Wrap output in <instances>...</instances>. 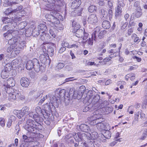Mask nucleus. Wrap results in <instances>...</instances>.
I'll list each match as a JSON object with an SVG mask.
<instances>
[{
  "label": "nucleus",
  "mask_w": 147,
  "mask_h": 147,
  "mask_svg": "<svg viewBox=\"0 0 147 147\" xmlns=\"http://www.w3.org/2000/svg\"><path fill=\"white\" fill-rule=\"evenodd\" d=\"M111 57L110 56L109 57H106L103 60V62L104 63V64H106V62L109 61L111 59Z\"/></svg>",
  "instance_id": "obj_61"
},
{
  "label": "nucleus",
  "mask_w": 147,
  "mask_h": 147,
  "mask_svg": "<svg viewBox=\"0 0 147 147\" xmlns=\"http://www.w3.org/2000/svg\"><path fill=\"white\" fill-rule=\"evenodd\" d=\"M65 94V90L64 89H58L55 92V95L59 98L64 97Z\"/></svg>",
  "instance_id": "obj_14"
},
{
  "label": "nucleus",
  "mask_w": 147,
  "mask_h": 147,
  "mask_svg": "<svg viewBox=\"0 0 147 147\" xmlns=\"http://www.w3.org/2000/svg\"><path fill=\"white\" fill-rule=\"evenodd\" d=\"M36 125L35 122L31 119H28L24 126L25 129L29 132L35 133L36 132Z\"/></svg>",
  "instance_id": "obj_3"
},
{
  "label": "nucleus",
  "mask_w": 147,
  "mask_h": 147,
  "mask_svg": "<svg viewBox=\"0 0 147 147\" xmlns=\"http://www.w3.org/2000/svg\"><path fill=\"white\" fill-rule=\"evenodd\" d=\"M17 3L16 2L12 1V0H4L3 5L5 7L10 6Z\"/></svg>",
  "instance_id": "obj_24"
},
{
  "label": "nucleus",
  "mask_w": 147,
  "mask_h": 147,
  "mask_svg": "<svg viewBox=\"0 0 147 147\" xmlns=\"http://www.w3.org/2000/svg\"><path fill=\"white\" fill-rule=\"evenodd\" d=\"M88 140H94L97 139L98 138V134L96 132L94 131L92 132L91 134L88 133Z\"/></svg>",
  "instance_id": "obj_19"
},
{
  "label": "nucleus",
  "mask_w": 147,
  "mask_h": 147,
  "mask_svg": "<svg viewBox=\"0 0 147 147\" xmlns=\"http://www.w3.org/2000/svg\"><path fill=\"white\" fill-rule=\"evenodd\" d=\"M48 97V96L47 95H46L45 96V97H44L42 99H41L40 101L38 102V104L39 105H41L42 104V103L44 102L45 100Z\"/></svg>",
  "instance_id": "obj_56"
},
{
  "label": "nucleus",
  "mask_w": 147,
  "mask_h": 147,
  "mask_svg": "<svg viewBox=\"0 0 147 147\" xmlns=\"http://www.w3.org/2000/svg\"><path fill=\"white\" fill-rule=\"evenodd\" d=\"M12 19L7 17H4L2 19L3 22L5 24L10 23L12 22Z\"/></svg>",
  "instance_id": "obj_41"
},
{
  "label": "nucleus",
  "mask_w": 147,
  "mask_h": 147,
  "mask_svg": "<svg viewBox=\"0 0 147 147\" xmlns=\"http://www.w3.org/2000/svg\"><path fill=\"white\" fill-rule=\"evenodd\" d=\"M13 113L14 114L16 115L19 119H20L22 117V113L20 110H15L13 111Z\"/></svg>",
  "instance_id": "obj_38"
},
{
  "label": "nucleus",
  "mask_w": 147,
  "mask_h": 147,
  "mask_svg": "<svg viewBox=\"0 0 147 147\" xmlns=\"http://www.w3.org/2000/svg\"><path fill=\"white\" fill-rule=\"evenodd\" d=\"M9 76V72L3 70L1 73V76L3 79L7 78Z\"/></svg>",
  "instance_id": "obj_31"
},
{
  "label": "nucleus",
  "mask_w": 147,
  "mask_h": 147,
  "mask_svg": "<svg viewBox=\"0 0 147 147\" xmlns=\"http://www.w3.org/2000/svg\"><path fill=\"white\" fill-rule=\"evenodd\" d=\"M26 67L29 70L33 68L36 72H38L40 71H43L45 70H41L42 66H40L38 61L36 58L28 61L26 64Z\"/></svg>",
  "instance_id": "obj_2"
},
{
  "label": "nucleus",
  "mask_w": 147,
  "mask_h": 147,
  "mask_svg": "<svg viewBox=\"0 0 147 147\" xmlns=\"http://www.w3.org/2000/svg\"><path fill=\"white\" fill-rule=\"evenodd\" d=\"M23 8L22 6L21 5L19 6L16 9H14L13 10V13L16 12H20L21 11V10Z\"/></svg>",
  "instance_id": "obj_50"
},
{
  "label": "nucleus",
  "mask_w": 147,
  "mask_h": 147,
  "mask_svg": "<svg viewBox=\"0 0 147 147\" xmlns=\"http://www.w3.org/2000/svg\"><path fill=\"white\" fill-rule=\"evenodd\" d=\"M29 117H31L34 119L35 121L37 122L40 120L42 121V118H40L39 117V115L36 114V113H34L32 112H31L29 113Z\"/></svg>",
  "instance_id": "obj_16"
},
{
  "label": "nucleus",
  "mask_w": 147,
  "mask_h": 147,
  "mask_svg": "<svg viewBox=\"0 0 147 147\" xmlns=\"http://www.w3.org/2000/svg\"><path fill=\"white\" fill-rule=\"evenodd\" d=\"M139 4H140L139 2L138 1H137L135 2L134 4V6H135V7H136V9H138V8H141V7L139 5Z\"/></svg>",
  "instance_id": "obj_64"
},
{
  "label": "nucleus",
  "mask_w": 147,
  "mask_h": 147,
  "mask_svg": "<svg viewBox=\"0 0 147 147\" xmlns=\"http://www.w3.org/2000/svg\"><path fill=\"white\" fill-rule=\"evenodd\" d=\"M99 31V28H96L95 29V31L92 35L91 37L89 38L88 41V45H92L93 44V40H95L96 34H98V32Z\"/></svg>",
  "instance_id": "obj_10"
},
{
  "label": "nucleus",
  "mask_w": 147,
  "mask_h": 147,
  "mask_svg": "<svg viewBox=\"0 0 147 147\" xmlns=\"http://www.w3.org/2000/svg\"><path fill=\"white\" fill-rule=\"evenodd\" d=\"M92 119H93L95 120H98L99 121V120L101 119V115L98 113L97 114L96 112H94L93 113V115L92 116Z\"/></svg>",
  "instance_id": "obj_32"
},
{
  "label": "nucleus",
  "mask_w": 147,
  "mask_h": 147,
  "mask_svg": "<svg viewBox=\"0 0 147 147\" xmlns=\"http://www.w3.org/2000/svg\"><path fill=\"white\" fill-rule=\"evenodd\" d=\"M79 127L81 131L84 132L88 133L90 131V129L89 126L86 124H82L79 126Z\"/></svg>",
  "instance_id": "obj_21"
},
{
  "label": "nucleus",
  "mask_w": 147,
  "mask_h": 147,
  "mask_svg": "<svg viewBox=\"0 0 147 147\" xmlns=\"http://www.w3.org/2000/svg\"><path fill=\"white\" fill-rule=\"evenodd\" d=\"M29 109V108L27 106L23 107L22 110L20 111L22 113V116L23 117L26 113H27Z\"/></svg>",
  "instance_id": "obj_36"
},
{
  "label": "nucleus",
  "mask_w": 147,
  "mask_h": 147,
  "mask_svg": "<svg viewBox=\"0 0 147 147\" xmlns=\"http://www.w3.org/2000/svg\"><path fill=\"white\" fill-rule=\"evenodd\" d=\"M72 25L74 30V32L80 28V24L75 21H74L72 22Z\"/></svg>",
  "instance_id": "obj_28"
},
{
  "label": "nucleus",
  "mask_w": 147,
  "mask_h": 147,
  "mask_svg": "<svg viewBox=\"0 0 147 147\" xmlns=\"http://www.w3.org/2000/svg\"><path fill=\"white\" fill-rule=\"evenodd\" d=\"M76 35L78 38H82L84 33V31L81 29H79L75 31Z\"/></svg>",
  "instance_id": "obj_27"
},
{
  "label": "nucleus",
  "mask_w": 147,
  "mask_h": 147,
  "mask_svg": "<svg viewBox=\"0 0 147 147\" xmlns=\"http://www.w3.org/2000/svg\"><path fill=\"white\" fill-rule=\"evenodd\" d=\"M108 6L110 9H112L113 7V2L111 1H108Z\"/></svg>",
  "instance_id": "obj_62"
},
{
  "label": "nucleus",
  "mask_w": 147,
  "mask_h": 147,
  "mask_svg": "<svg viewBox=\"0 0 147 147\" xmlns=\"http://www.w3.org/2000/svg\"><path fill=\"white\" fill-rule=\"evenodd\" d=\"M63 17L61 15L57 12L55 14V16L52 19V20L50 24L51 25H53L54 24H58L60 23L59 20H63Z\"/></svg>",
  "instance_id": "obj_5"
},
{
  "label": "nucleus",
  "mask_w": 147,
  "mask_h": 147,
  "mask_svg": "<svg viewBox=\"0 0 147 147\" xmlns=\"http://www.w3.org/2000/svg\"><path fill=\"white\" fill-rule=\"evenodd\" d=\"M142 15V9L141 8L137 9L135 13V16L137 18L140 17Z\"/></svg>",
  "instance_id": "obj_33"
},
{
  "label": "nucleus",
  "mask_w": 147,
  "mask_h": 147,
  "mask_svg": "<svg viewBox=\"0 0 147 147\" xmlns=\"http://www.w3.org/2000/svg\"><path fill=\"white\" fill-rule=\"evenodd\" d=\"M62 46H63L65 47H67L68 48H70V45H69V43L66 42H64V43L62 44Z\"/></svg>",
  "instance_id": "obj_58"
},
{
  "label": "nucleus",
  "mask_w": 147,
  "mask_h": 147,
  "mask_svg": "<svg viewBox=\"0 0 147 147\" xmlns=\"http://www.w3.org/2000/svg\"><path fill=\"white\" fill-rule=\"evenodd\" d=\"M35 111L36 113V114L37 115H38V114H39L42 113V111L41 109V108L39 106L37 107H36Z\"/></svg>",
  "instance_id": "obj_51"
},
{
  "label": "nucleus",
  "mask_w": 147,
  "mask_h": 147,
  "mask_svg": "<svg viewBox=\"0 0 147 147\" xmlns=\"http://www.w3.org/2000/svg\"><path fill=\"white\" fill-rule=\"evenodd\" d=\"M12 18V20L14 22L16 23L17 22L21 21L22 18L20 17H17L13 19Z\"/></svg>",
  "instance_id": "obj_57"
},
{
  "label": "nucleus",
  "mask_w": 147,
  "mask_h": 147,
  "mask_svg": "<svg viewBox=\"0 0 147 147\" xmlns=\"http://www.w3.org/2000/svg\"><path fill=\"white\" fill-rule=\"evenodd\" d=\"M101 12L103 17L108 19V13L107 11L105 9H101Z\"/></svg>",
  "instance_id": "obj_44"
},
{
  "label": "nucleus",
  "mask_w": 147,
  "mask_h": 147,
  "mask_svg": "<svg viewBox=\"0 0 147 147\" xmlns=\"http://www.w3.org/2000/svg\"><path fill=\"white\" fill-rule=\"evenodd\" d=\"M97 9V7L94 5H92L89 7L88 11L90 12H94Z\"/></svg>",
  "instance_id": "obj_35"
},
{
  "label": "nucleus",
  "mask_w": 147,
  "mask_h": 147,
  "mask_svg": "<svg viewBox=\"0 0 147 147\" xmlns=\"http://www.w3.org/2000/svg\"><path fill=\"white\" fill-rule=\"evenodd\" d=\"M118 5L123 7L125 5V4L123 3V0H118Z\"/></svg>",
  "instance_id": "obj_55"
},
{
  "label": "nucleus",
  "mask_w": 147,
  "mask_h": 147,
  "mask_svg": "<svg viewBox=\"0 0 147 147\" xmlns=\"http://www.w3.org/2000/svg\"><path fill=\"white\" fill-rule=\"evenodd\" d=\"M76 91L75 92L74 90V89L73 88H71L70 90L69 93L68 92L65 91V95L64 96V98L65 99H67L68 100L69 99V97L70 94L71 95L72 94V95H74V96H76Z\"/></svg>",
  "instance_id": "obj_23"
},
{
  "label": "nucleus",
  "mask_w": 147,
  "mask_h": 147,
  "mask_svg": "<svg viewBox=\"0 0 147 147\" xmlns=\"http://www.w3.org/2000/svg\"><path fill=\"white\" fill-rule=\"evenodd\" d=\"M53 10H51V11L50 12V14H47L45 15V17L47 20L49 22H51L52 20V19L53 18V17L55 16V13L56 11H53Z\"/></svg>",
  "instance_id": "obj_18"
},
{
  "label": "nucleus",
  "mask_w": 147,
  "mask_h": 147,
  "mask_svg": "<svg viewBox=\"0 0 147 147\" xmlns=\"http://www.w3.org/2000/svg\"><path fill=\"white\" fill-rule=\"evenodd\" d=\"M5 119L2 117H0V124L3 127L5 126Z\"/></svg>",
  "instance_id": "obj_52"
},
{
  "label": "nucleus",
  "mask_w": 147,
  "mask_h": 147,
  "mask_svg": "<svg viewBox=\"0 0 147 147\" xmlns=\"http://www.w3.org/2000/svg\"><path fill=\"white\" fill-rule=\"evenodd\" d=\"M15 85V81L13 78H10L7 80V84H5L4 86H6L5 88H6L7 90H12V88L11 87Z\"/></svg>",
  "instance_id": "obj_7"
},
{
  "label": "nucleus",
  "mask_w": 147,
  "mask_h": 147,
  "mask_svg": "<svg viewBox=\"0 0 147 147\" xmlns=\"http://www.w3.org/2000/svg\"><path fill=\"white\" fill-rule=\"evenodd\" d=\"M26 24L24 22H22L19 24V27H20L19 30H9L3 34L4 37L7 40L9 39L8 43L11 46L7 49V52H11L13 49V51L17 55L26 46L25 41L20 36L24 34V27Z\"/></svg>",
  "instance_id": "obj_1"
},
{
  "label": "nucleus",
  "mask_w": 147,
  "mask_h": 147,
  "mask_svg": "<svg viewBox=\"0 0 147 147\" xmlns=\"http://www.w3.org/2000/svg\"><path fill=\"white\" fill-rule=\"evenodd\" d=\"M147 137V129L144 130L141 136L139 138V139L143 140H144Z\"/></svg>",
  "instance_id": "obj_37"
},
{
  "label": "nucleus",
  "mask_w": 147,
  "mask_h": 147,
  "mask_svg": "<svg viewBox=\"0 0 147 147\" xmlns=\"http://www.w3.org/2000/svg\"><path fill=\"white\" fill-rule=\"evenodd\" d=\"M103 136L105 138L109 139L111 136V132L108 130H107L104 133Z\"/></svg>",
  "instance_id": "obj_46"
},
{
  "label": "nucleus",
  "mask_w": 147,
  "mask_h": 147,
  "mask_svg": "<svg viewBox=\"0 0 147 147\" xmlns=\"http://www.w3.org/2000/svg\"><path fill=\"white\" fill-rule=\"evenodd\" d=\"M88 35L89 34H88V33L84 31V34L83 35V39L84 40H86L88 38Z\"/></svg>",
  "instance_id": "obj_60"
},
{
  "label": "nucleus",
  "mask_w": 147,
  "mask_h": 147,
  "mask_svg": "<svg viewBox=\"0 0 147 147\" xmlns=\"http://www.w3.org/2000/svg\"><path fill=\"white\" fill-rule=\"evenodd\" d=\"M20 61H20L19 60L17 59L13 60L12 62L10 63L11 64L13 69L17 67Z\"/></svg>",
  "instance_id": "obj_26"
},
{
  "label": "nucleus",
  "mask_w": 147,
  "mask_h": 147,
  "mask_svg": "<svg viewBox=\"0 0 147 147\" xmlns=\"http://www.w3.org/2000/svg\"><path fill=\"white\" fill-rule=\"evenodd\" d=\"M100 97L99 95L96 94L94 96L92 101V102L94 105V107H96L98 105H99L100 103Z\"/></svg>",
  "instance_id": "obj_13"
},
{
  "label": "nucleus",
  "mask_w": 147,
  "mask_h": 147,
  "mask_svg": "<svg viewBox=\"0 0 147 147\" xmlns=\"http://www.w3.org/2000/svg\"><path fill=\"white\" fill-rule=\"evenodd\" d=\"M79 44L78 43L75 44H74L72 45H70V48H74V49H77L78 48Z\"/></svg>",
  "instance_id": "obj_59"
},
{
  "label": "nucleus",
  "mask_w": 147,
  "mask_h": 147,
  "mask_svg": "<svg viewBox=\"0 0 147 147\" xmlns=\"http://www.w3.org/2000/svg\"><path fill=\"white\" fill-rule=\"evenodd\" d=\"M23 139L24 141L25 142H29L32 141V138L30 137H28L27 136L25 135H24L22 136Z\"/></svg>",
  "instance_id": "obj_42"
},
{
  "label": "nucleus",
  "mask_w": 147,
  "mask_h": 147,
  "mask_svg": "<svg viewBox=\"0 0 147 147\" xmlns=\"http://www.w3.org/2000/svg\"><path fill=\"white\" fill-rule=\"evenodd\" d=\"M5 90L7 93L9 94L8 99L9 101L13 102L16 100V97L15 94L11 93L10 92V90H7V89L5 88Z\"/></svg>",
  "instance_id": "obj_20"
},
{
  "label": "nucleus",
  "mask_w": 147,
  "mask_h": 147,
  "mask_svg": "<svg viewBox=\"0 0 147 147\" xmlns=\"http://www.w3.org/2000/svg\"><path fill=\"white\" fill-rule=\"evenodd\" d=\"M64 66V64L61 63H59L56 66V69H60L62 68Z\"/></svg>",
  "instance_id": "obj_49"
},
{
  "label": "nucleus",
  "mask_w": 147,
  "mask_h": 147,
  "mask_svg": "<svg viewBox=\"0 0 147 147\" xmlns=\"http://www.w3.org/2000/svg\"><path fill=\"white\" fill-rule=\"evenodd\" d=\"M55 30L56 29L53 26H52L49 30V33L51 35L52 37L53 38H55L56 36V34L54 32Z\"/></svg>",
  "instance_id": "obj_40"
},
{
  "label": "nucleus",
  "mask_w": 147,
  "mask_h": 147,
  "mask_svg": "<svg viewBox=\"0 0 147 147\" xmlns=\"http://www.w3.org/2000/svg\"><path fill=\"white\" fill-rule=\"evenodd\" d=\"M111 9H110L108 10V19L110 20L112 19L113 15Z\"/></svg>",
  "instance_id": "obj_48"
},
{
  "label": "nucleus",
  "mask_w": 147,
  "mask_h": 147,
  "mask_svg": "<svg viewBox=\"0 0 147 147\" xmlns=\"http://www.w3.org/2000/svg\"><path fill=\"white\" fill-rule=\"evenodd\" d=\"M121 6H120L119 5H118L117 8L116 9V12H115V16H118L119 14H120L121 11Z\"/></svg>",
  "instance_id": "obj_43"
},
{
  "label": "nucleus",
  "mask_w": 147,
  "mask_h": 147,
  "mask_svg": "<svg viewBox=\"0 0 147 147\" xmlns=\"http://www.w3.org/2000/svg\"><path fill=\"white\" fill-rule=\"evenodd\" d=\"M97 18L95 14H92L89 15L88 18L87 22L89 24H95L97 22Z\"/></svg>",
  "instance_id": "obj_9"
},
{
  "label": "nucleus",
  "mask_w": 147,
  "mask_h": 147,
  "mask_svg": "<svg viewBox=\"0 0 147 147\" xmlns=\"http://www.w3.org/2000/svg\"><path fill=\"white\" fill-rule=\"evenodd\" d=\"M102 27L105 29H109L111 26L110 22L108 21H103L102 24Z\"/></svg>",
  "instance_id": "obj_29"
},
{
  "label": "nucleus",
  "mask_w": 147,
  "mask_h": 147,
  "mask_svg": "<svg viewBox=\"0 0 147 147\" xmlns=\"http://www.w3.org/2000/svg\"><path fill=\"white\" fill-rule=\"evenodd\" d=\"M40 38L43 41L47 42L51 40V38L49 34L45 32L41 33Z\"/></svg>",
  "instance_id": "obj_12"
},
{
  "label": "nucleus",
  "mask_w": 147,
  "mask_h": 147,
  "mask_svg": "<svg viewBox=\"0 0 147 147\" xmlns=\"http://www.w3.org/2000/svg\"><path fill=\"white\" fill-rule=\"evenodd\" d=\"M11 69H13V68L11 64L10 63H9L6 65L4 70L9 72Z\"/></svg>",
  "instance_id": "obj_34"
},
{
  "label": "nucleus",
  "mask_w": 147,
  "mask_h": 147,
  "mask_svg": "<svg viewBox=\"0 0 147 147\" xmlns=\"http://www.w3.org/2000/svg\"><path fill=\"white\" fill-rule=\"evenodd\" d=\"M97 27H96V28H97ZM100 28L99 27H98ZM100 30V29H99V30ZM100 31V30L99 31ZM98 32V34H98V37H99L100 38H102L104 35L106 34L107 33L106 31L105 30H103L102 31H100L99 33H98V32Z\"/></svg>",
  "instance_id": "obj_39"
},
{
  "label": "nucleus",
  "mask_w": 147,
  "mask_h": 147,
  "mask_svg": "<svg viewBox=\"0 0 147 147\" xmlns=\"http://www.w3.org/2000/svg\"><path fill=\"white\" fill-rule=\"evenodd\" d=\"M20 82L21 85L24 87H27L29 84L28 79L25 77L22 78L20 80Z\"/></svg>",
  "instance_id": "obj_17"
},
{
  "label": "nucleus",
  "mask_w": 147,
  "mask_h": 147,
  "mask_svg": "<svg viewBox=\"0 0 147 147\" xmlns=\"http://www.w3.org/2000/svg\"><path fill=\"white\" fill-rule=\"evenodd\" d=\"M76 135L77 134L76 133H73V135H72L71 134H69L65 136L64 137V139L65 140H67L69 139L70 138H71L73 136L74 139L76 140H78V138L77 137Z\"/></svg>",
  "instance_id": "obj_30"
},
{
  "label": "nucleus",
  "mask_w": 147,
  "mask_h": 147,
  "mask_svg": "<svg viewBox=\"0 0 147 147\" xmlns=\"http://www.w3.org/2000/svg\"><path fill=\"white\" fill-rule=\"evenodd\" d=\"M42 47L43 53L40 56V59L41 62L45 64H48L49 65L51 62V60L49 59L48 54L46 53V46Z\"/></svg>",
  "instance_id": "obj_4"
},
{
  "label": "nucleus",
  "mask_w": 147,
  "mask_h": 147,
  "mask_svg": "<svg viewBox=\"0 0 147 147\" xmlns=\"http://www.w3.org/2000/svg\"><path fill=\"white\" fill-rule=\"evenodd\" d=\"M137 23V22L133 19H130L129 22L128 26H135Z\"/></svg>",
  "instance_id": "obj_45"
},
{
  "label": "nucleus",
  "mask_w": 147,
  "mask_h": 147,
  "mask_svg": "<svg viewBox=\"0 0 147 147\" xmlns=\"http://www.w3.org/2000/svg\"><path fill=\"white\" fill-rule=\"evenodd\" d=\"M45 2H47L49 3L46 5L45 9L48 11H51V10L54 9V3L55 2V0H43Z\"/></svg>",
  "instance_id": "obj_8"
},
{
  "label": "nucleus",
  "mask_w": 147,
  "mask_h": 147,
  "mask_svg": "<svg viewBox=\"0 0 147 147\" xmlns=\"http://www.w3.org/2000/svg\"><path fill=\"white\" fill-rule=\"evenodd\" d=\"M45 46H46V53H47L48 55L49 54L52 55L54 53V44H52L51 45H49L47 44H45L42 45V48L43 47H44V49L45 47Z\"/></svg>",
  "instance_id": "obj_6"
},
{
  "label": "nucleus",
  "mask_w": 147,
  "mask_h": 147,
  "mask_svg": "<svg viewBox=\"0 0 147 147\" xmlns=\"http://www.w3.org/2000/svg\"><path fill=\"white\" fill-rule=\"evenodd\" d=\"M38 32L36 33V35H38L40 34L39 31L41 32V33L46 32L48 29L45 24H41L38 26Z\"/></svg>",
  "instance_id": "obj_11"
},
{
  "label": "nucleus",
  "mask_w": 147,
  "mask_h": 147,
  "mask_svg": "<svg viewBox=\"0 0 147 147\" xmlns=\"http://www.w3.org/2000/svg\"><path fill=\"white\" fill-rule=\"evenodd\" d=\"M81 3L80 0H74L72 2L71 7L72 9H76L78 7Z\"/></svg>",
  "instance_id": "obj_22"
},
{
  "label": "nucleus",
  "mask_w": 147,
  "mask_h": 147,
  "mask_svg": "<svg viewBox=\"0 0 147 147\" xmlns=\"http://www.w3.org/2000/svg\"><path fill=\"white\" fill-rule=\"evenodd\" d=\"M92 120L90 122V124L92 125H95L96 124L97 125L98 123V122H99V121H98V120H95L93 119H92Z\"/></svg>",
  "instance_id": "obj_53"
},
{
  "label": "nucleus",
  "mask_w": 147,
  "mask_h": 147,
  "mask_svg": "<svg viewBox=\"0 0 147 147\" xmlns=\"http://www.w3.org/2000/svg\"><path fill=\"white\" fill-rule=\"evenodd\" d=\"M107 126H108V124L106 123L99 121L97 125V127L99 129L104 130H106L107 129Z\"/></svg>",
  "instance_id": "obj_15"
},
{
  "label": "nucleus",
  "mask_w": 147,
  "mask_h": 147,
  "mask_svg": "<svg viewBox=\"0 0 147 147\" xmlns=\"http://www.w3.org/2000/svg\"><path fill=\"white\" fill-rule=\"evenodd\" d=\"M106 113L108 114L112 112L113 111V108L111 107H107L105 108Z\"/></svg>",
  "instance_id": "obj_47"
},
{
  "label": "nucleus",
  "mask_w": 147,
  "mask_h": 147,
  "mask_svg": "<svg viewBox=\"0 0 147 147\" xmlns=\"http://www.w3.org/2000/svg\"><path fill=\"white\" fill-rule=\"evenodd\" d=\"M12 12H13V10L11 8H8L6 9L4 12L5 14L6 15H8Z\"/></svg>",
  "instance_id": "obj_54"
},
{
  "label": "nucleus",
  "mask_w": 147,
  "mask_h": 147,
  "mask_svg": "<svg viewBox=\"0 0 147 147\" xmlns=\"http://www.w3.org/2000/svg\"><path fill=\"white\" fill-rule=\"evenodd\" d=\"M88 133H87V134L82 133L81 134L79 133L77 134L78 138L82 140H85L86 139H88Z\"/></svg>",
  "instance_id": "obj_25"
},
{
  "label": "nucleus",
  "mask_w": 147,
  "mask_h": 147,
  "mask_svg": "<svg viewBox=\"0 0 147 147\" xmlns=\"http://www.w3.org/2000/svg\"><path fill=\"white\" fill-rule=\"evenodd\" d=\"M16 119V118L14 116L12 115H10L9 116V120L13 122V121H15Z\"/></svg>",
  "instance_id": "obj_63"
}]
</instances>
